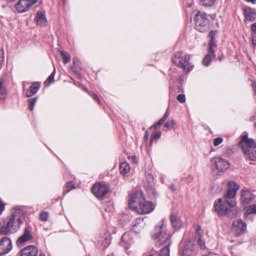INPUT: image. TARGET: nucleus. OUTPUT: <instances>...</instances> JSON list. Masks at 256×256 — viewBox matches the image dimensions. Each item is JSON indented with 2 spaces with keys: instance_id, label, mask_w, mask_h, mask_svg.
<instances>
[{
  "instance_id": "nucleus-20",
  "label": "nucleus",
  "mask_w": 256,
  "mask_h": 256,
  "mask_svg": "<svg viewBox=\"0 0 256 256\" xmlns=\"http://www.w3.org/2000/svg\"><path fill=\"white\" fill-rule=\"evenodd\" d=\"M11 226L8 222L6 224L2 226L0 228V234L2 235H8L16 232V230L12 229Z\"/></svg>"
},
{
  "instance_id": "nucleus-15",
  "label": "nucleus",
  "mask_w": 256,
  "mask_h": 256,
  "mask_svg": "<svg viewBox=\"0 0 256 256\" xmlns=\"http://www.w3.org/2000/svg\"><path fill=\"white\" fill-rule=\"evenodd\" d=\"M34 20L36 22L37 24L41 26H46L47 23V20L44 11H38L36 13V17L34 18Z\"/></svg>"
},
{
  "instance_id": "nucleus-42",
  "label": "nucleus",
  "mask_w": 256,
  "mask_h": 256,
  "mask_svg": "<svg viewBox=\"0 0 256 256\" xmlns=\"http://www.w3.org/2000/svg\"><path fill=\"white\" fill-rule=\"evenodd\" d=\"M5 207V204L2 202L0 200V215L2 213V212L4 210Z\"/></svg>"
},
{
  "instance_id": "nucleus-26",
  "label": "nucleus",
  "mask_w": 256,
  "mask_h": 256,
  "mask_svg": "<svg viewBox=\"0 0 256 256\" xmlns=\"http://www.w3.org/2000/svg\"><path fill=\"white\" fill-rule=\"evenodd\" d=\"M74 188H75L74 184L73 182H70L65 185L64 190L66 192H68Z\"/></svg>"
},
{
  "instance_id": "nucleus-28",
  "label": "nucleus",
  "mask_w": 256,
  "mask_h": 256,
  "mask_svg": "<svg viewBox=\"0 0 256 256\" xmlns=\"http://www.w3.org/2000/svg\"><path fill=\"white\" fill-rule=\"evenodd\" d=\"M246 213L248 214H256V204L250 206L246 209Z\"/></svg>"
},
{
  "instance_id": "nucleus-2",
  "label": "nucleus",
  "mask_w": 256,
  "mask_h": 256,
  "mask_svg": "<svg viewBox=\"0 0 256 256\" xmlns=\"http://www.w3.org/2000/svg\"><path fill=\"white\" fill-rule=\"evenodd\" d=\"M128 206L130 209L140 214H149L155 208L154 204L150 201L146 200L140 192L132 194Z\"/></svg>"
},
{
  "instance_id": "nucleus-54",
  "label": "nucleus",
  "mask_w": 256,
  "mask_h": 256,
  "mask_svg": "<svg viewBox=\"0 0 256 256\" xmlns=\"http://www.w3.org/2000/svg\"><path fill=\"white\" fill-rule=\"evenodd\" d=\"M196 230L197 233L199 234L200 231L201 230V228L200 227H198Z\"/></svg>"
},
{
  "instance_id": "nucleus-29",
  "label": "nucleus",
  "mask_w": 256,
  "mask_h": 256,
  "mask_svg": "<svg viewBox=\"0 0 256 256\" xmlns=\"http://www.w3.org/2000/svg\"><path fill=\"white\" fill-rule=\"evenodd\" d=\"M37 100H38V98L36 97H35V98H30L29 100H28L29 109L30 110V111H32L34 110L35 104Z\"/></svg>"
},
{
  "instance_id": "nucleus-6",
  "label": "nucleus",
  "mask_w": 256,
  "mask_h": 256,
  "mask_svg": "<svg viewBox=\"0 0 256 256\" xmlns=\"http://www.w3.org/2000/svg\"><path fill=\"white\" fill-rule=\"evenodd\" d=\"M192 14L195 15L194 21L196 29L201 32L208 31L209 29V20L206 17V14L196 10L193 11Z\"/></svg>"
},
{
  "instance_id": "nucleus-16",
  "label": "nucleus",
  "mask_w": 256,
  "mask_h": 256,
  "mask_svg": "<svg viewBox=\"0 0 256 256\" xmlns=\"http://www.w3.org/2000/svg\"><path fill=\"white\" fill-rule=\"evenodd\" d=\"M170 220L173 228L176 230L180 229L182 226V222L177 213H172Z\"/></svg>"
},
{
  "instance_id": "nucleus-8",
  "label": "nucleus",
  "mask_w": 256,
  "mask_h": 256,
  "mask_svg": "<svg viewBox=\"0 0 256 256\" xmlns=\"http://www.w3.org/2000/svg\"><path fill=\"white\" fill-rule=\"evenodd\" d=\"M212 168H215L218 170L223 172L230 168V162L220 157H215L211 160Z\"/></svg>"
},
{
  "instance_id": "nucleus-9",
  "label": "nucleus",
  "mask_w": 256,
  "mask_h": 256,
  "mask_svg": "<svg viewBox=\"0 0 256 256\" xmlns=\"http://www.w3.org/2000/svg\"><path fill=\"white\" fill-rule=\"evenodd\" d=\"M37 2L38 0H20L16 4L15 8L18 12H24L28 11Z\"/></svg>"
},
{
  "instance_id": "nucleus-30",
  "label": "nucleus",
  "mask_w": 256,
  "mask_h": 256,
  "mask_svg": "<svg viewBox=\"0 0 256 256\" xmlns=\"http://www.w3.org/2000/svg\"><path fill=\"white\" fill-rule=\"evenodd\" d=\"M6 94V90L3 86V84L2 81H0V98H4Z\"/></svg>"
},
{
  "instance_id": "nucleus-38",
  "label": "nucleus",
  "mask_w": 256,
  "mask_h": 256,
  "mask_svg": "<svg viewBox=\"0 0 256 256\" xmlns=\"http://www.w3.org/2000/svg\"><path fill=\"white\" fill-rule=\"evenodd\" d=\"M89 94L99 104H100V99L99 98L98 96L96 94H94V93H93L92 92H89Z\"/></svg>"
},
{
  "instance_id": "nucleus-25",
  "label": "nucleus",
  "mask_w": 256,
  "mask_h": 256,
  "mask_svg": "<svg viewBox=\"0 0 256 256\" xmlns=\"http://www.w3.org/2000/svg\"><path fill=\"white\" fill-rule=\"evenodd\" d=\"M143 218H142L140 217H139L137 218L134 222V224L132 227V230L134 231H135L136 232H138V230L136 229V228L138 226L139 224H140L142 223L143 222Z\"/></svg>"
},
{
  "instance_id": "nucleus-17",
  "label": "nucleus",
  "mask_w": 256,
  "mask_h": 256,
  "mask_svg": "<svg viewBox=\"0 0 256 256\" xmlns=\"http://www.w3.org/2000/svg\"><path fill=\"white\" fill-rule=\"evenodd\" d=\"M243 10L246 20L253 21L254 20L256 12L254 9L246 6L243 8Z\"/></svg>"
},
{
  "instance_id": "nucleus-35",
  "label": "nucleus",
  "mask_w": 256,
  "mask_h": 256,
  "mask_svg": "<svg viewBox=\"0 0 256 256\" xmlns=\"http://www.w3.org/2000/svg\"><path fill=\"white\" fill-rule=\"evenodd\" d=\"M48 214L47 212H42L40 214V219L42 221H46L48 218Z\"/></svg>"
},
{
  "instance_id": "nucleus-22",
  "label": "nucleus",
  "mask_w": 256,
  "mask_h": 256,
  "mask_svg": "<svg viewBox=\"0 0 256 256\" xmlns=\"http://www.w3.org/2000/svg\"><path fill=\"white\" fill-rule=\"evenodd\" d=\"M215 56L214 53L210 52L207 54L204 58L202 64L204 66H208L212 60V58Z\"/></svg>"
},
{
  "instance_id": "nucleus-36",
  "label": "nucleus",
  "mask_w": 256,
  "mask_h": 256,
  "mask_svg": "<svg viewBox=\"0 0 256 256\" xmlns=\"http://www.w3.org/2000/svg\"><path fill=\"white\" fill-rule=\"evenodd\" d=\"M223 141V139L222 138H217L214 140V146H216L220 144Z\"/></svg>"
},
{
  "instance_id": "nucleus-19",
  "label": "nucleus",
  "mask_w": 256,
  "mask_h": 256,
  "mask_svg": "<svg viewBox=\"0 0 256 256\" xmlns=\"http://www.w3.org/2000/svg\"><path fill=\"white\" fill-rule=\"evenodd\" d=\"M40 88V84L36 82L33 83L30 88L26 92L27 97H30L35 94Z\"/></svg>"
},
{
  "instance_id": "nucleus-21",
  "label": "nucleus",
  "mask_w": 256,
  "mask_h": 256,
  "mask_svg": "<svg viewBox=\"0 0 256 256\" xmlns=\"http://www.w3.org/2000/svg\"><path fill=\"white\" fill-rule=\"evenodd\" d=\"M120 173L124 175L128 173L130 170V166L126 162H123L120 165Z\"/></svg>"
},
{
  "instance_id": "nucleus-40",
  "label": "nucleus",
  "mask_w": 256,
  "mask_h": 256,
  "mask_svg": "<svg viewBox=\"0 0 256 256\" xmlns=\"http://www.w3.org/2000/svg\"><path fill=\"white\" fill-rule=\"evenodd\" d=\"M216 34V31L211 30L209 33V36L210 38V40H215V36Z\"/></svg>"
},
{
  "instance_id": "nucleus-10",
  "label": "nucleus",
  "mask_w": 256,
  "mask_h": 256,
  "mask_svg": "<svg viewBox=\"0 0 256 256\" xmlns=\"http://www.w3.org/2000/svg\"><path fill=\"white\" fill-rule=\"evenodd\" d=\"M108 191V186L102 183L94 184L92 188V192L98 198L104 196Z\"/></svg>"
},
{
  "instance_id": "nucleus-18",
  "label": "nucleus",
  "mask_w": 256,
  "mask_h": 256,
  "mask_svg": "<svg viewBox=\"0 0 256 256\" xmlns=\"http://www.w3.org/2000/svg\"><path fill=\"white\" fill-rule=\"evenodd\" d=\"M32 236L30 230L28 228H24L23 234L18 239V242L20 244L25 242L28 240H32Z\"/></svg>"
},
{
  "instance_id": "nucleus-14",
  "label": "nucleus",
  "mask_w": 256,
  "mask_h": 256,
  "mask_svg": "<svg viewBox=\"0 0 256 256\" xmlns=\"http://www.w3.org/2000/svg\"><path fill=\"white\" fill-rule=\"evenodd\" d=\"M255 198L250 191L248 190H242L241 192V202L244 204H248L251 202Z\"/></svg>"
},
{
  "instance_id": "nucleus-11",
  "label": "nucleus",
  "mask_w": 256,
  "mask_h": 256,
  "mask_svg": "<svg viewBox=\"0 0 256 256\" xmlns=\"http://www.w3.org/2000/svg\"><path fill=\"white\" fill-rule=\"evenodd\" d=\"M246 228V224L240 219H236L233 222L232 231L236 236L242 234Z\"/></svg>"
},
{
  "instance_id": "nucleus-47",
  "label": "nucleus",
  "mask_w": 256,
  "mask_h": 256,
  "mask_svg": "<svg viewBox=\"0 0 256 256\" xmlns=\"http://www.w3.org/2000/svg\"><path fill=\"white\" fill-rule=\"evenodd\" d=\"M128 234H124L122 235V242H121V244H122V243H123V241H124V240L128 236Z\"/></svg>"
},
{
  "instance_id": "nucleus-49",
  "label": "nucleus",
  "mask_w": 256,
  "mask_h": 256,
  "mask_svg": "<svg viewBox=\"0 0 256 256\" xmlns=\"http://www.w3.org/2000/svg\"><path fill=\"white\" fill-rule=\"evenodd\" d=\"M144 138L146 139V140H148V133L147 131H146L144 133Z\"/></svg>"
},
{
  "instance_id": "nucleus-50",
  "label": "nucleus",
  "mask_w": 256,
  "mask_h": 256,
  "mask_svg": "<svg viewBox=\"0 0 256 256\" xmlns=\"http://www.w3.org/2000/svg\"><path fill=\"white\" fill-rule=\"evenodd\" d=\"M252 86L256 94V82H253L252 84Z\"/></svg>"
},
{
  "instance_id": "nucleus-57",
  "label": "nucleus",
  "mask_w": 256,
  "mask_h": 256,
  "mask_svg": "<svg viewBox=\"0 0 256 256\" xmlns=\"http://www.w3.org/2000/svg\"><path fill=\"white\" fill-rule=\"evenodd\" d=\"M128 249V247H126H126H125V250H127Z\"/></svg>"
},
{
  "instance_id": "nucleus-4",
  "label": "nucleus",
  "mask_w": 256,
  "mask_h": 256,
  "mask_svg": "<svg viewBox=\"0 0 256 256\" xmlns=\"http://www.w3.org/2000/svg\"><path fill=\"white\" fill-rule=\"evenodd\" d=\"M238 146L241 148L247 160H256V142L248 138L246 134L241 136Z\"/></svg>"
},
{
  "instance_id": "nucleus-48",
  "label": "nucleus",
  "mask_w": 256,
  "mask_h": 256,
  "mask_svg": "<svg viewBox=\"0 0 256 256\" xmlns=\"http://www.w3.org/2000/svg\"><path fill=\"white\" fill-rule=\"evenodd\" d=\"M169 188L172 191H174L176 190V188H175V186L174 184H170L169 186Z\"/></svg>"
},
{
  "instance_id": "nucleus-27",
  "label": "nucleus",
  "mask_w": 256,
  "mask_h": 256,
  "mask_svg": "<svg viewBox=\"0 0 256 256\" xmlns=\"http://www.w3.org/2000/svg\"><path fill=\"white\" fill-rule=\"evenodd\" d=\"M55 74L56 70H54L50 75L48 76L45 82L46 85L49 86L54 82Z\"/></svg>"
},
{
  "instance_id": "nucleus-56",
  "label": "nucleus",
  "mask_w": 256,
  "mask_h": 256,
  "mask_svg": "<svg viewBox=\"0 0 256 256\" xmlns=\"http://www.w3.org/2000/svg\"><path fill=\"white\" fill-rule=\"evenodd\" d=\"M200 246H201V248H204V246H203L200 245Z\"/></svg>"
},
{
  "instance_id": "nucleus-45",
  "label": "nucleus",
  "mask_w": 256,
  "mask_h": 256,
  "mask_svg": "<svg viewBox=\"0 0 256 256\" xmlns=\"http://www.w3.org/2000/svg\"><path fill=\"white\" fill-rule=\"evenodd\" d=\"M147 178L150 183H152L153 182L154 178L152 174H148L147 176Z\"/></svg>"
},
{
  "instance_id": "nucleus-13",
  "label": "nucleus",
  "mask_w": 256,
  "mask_h": 256,
  "mask_svg": "<svg viewBox=\"0 0 256 256\" xmlns=\"http://www.w3.org/2000/svg\"><path fill=\"white\" fill-rule=\"evenodd\" d=\"M20 254V256H38V250L34 246H29L23 248ZM38 256H45V254L40 253Z\"/></svg>"
},
{
  "instance_id": "nucleus-33",
  "label": "nucleus",
  "mask_w": 256,
  "mask_h": 256,
  "mask_svg": "<svg viewBox=\"0 0 256 256\" xmlns=\"http://www.w3.org/2000/svg\"><path fill=\"white\" fill-rule=\"evenodd\" d=\"M174 125L175 122L172 120L170 121L166 122L164 124V127L168 129H171L174 127Z\"/></svg>"
},
{
  "instance_id": "nucleus-43",
  "label": "nucleus",
  "mask_w": 256,
  "mask_h": 256,
  "mask_svg": "<svg viewBox=\"0 0 256 256\" xmlns=\"http://www.w3.org/2000/svg\"><path fill=\"white\" fill-rule=\"evenodd\" d=\"M162 123H160V121L159 120L157 123L154 124L151 128H154L155 130L160 128V126L162 124Z\"/></svg>"
},
{
  "instance_id": "nucleus-55",
  "label": "nucleus",
  "mask_w": 256,
  "mask_h": 256,
  "mask_svg": "<svg viewBox=\"0 0 256 256\" xmlns=\"http://www.w3.org/2000/svg\"><path fill=\"white\" fill-rule=\"evenodd\" d=\"M192 5H193V2H191L188 4V6L192 7Z\"/></svg>"
},
{
  "instance_id": "nucleus-52",
  "label": "nucleus",
  "mask_w": 256,
  "mask_h": 256,
  "mask_svg": "<svg viewBox=\"0 0 256 256\" xmlns=\"http://www.w3.org/2000/svg\"><path fill=\"white\" fill-rule=\"evenodd\" d=\"M248 2H250L252 4H254L256 3V0H246Z\"/></svg>"
},
{
  "instance_id": "nucleus-24",
  "label": "nucleus",
  "mask_w": 256,
  "mask_h": 256,
  "mask_svg": "<svg viewBox=\"0 0 256 256\" xmlns=\"http://www.w3.org/2000/svg\"><path fill=\"white\" fill-rule=\"evenodd\" d=\"M60 56L64 59V62L67 64L70 61V55L64 51H60Z\"/></svg>"
},
{
  "instance_id": "nucleus-58",
  "label": "nucleus",
  "mask_w": 256,
  "mask_h": 256,
  "mask_svg": "<svg viewBox=\"0 0 256 256\" xmlns=\"http://www.w3.org/2000/svg\"><path fill=\"white\" fill-rule=\"evenodd\" d=\"M85 90L88 92V90L86 89V88H85Z\"/></svg>"
},
{
  "instance_id": "nucleus-23",
  "label": "nucleus",
  "mask_w": 256,
  "mask_h": 256,
  "mask_svg": "<svg viewBox=\"0 0 256 256\" xmlns=\"http://www.w3.org/2000/svg\"><path fill=\"white\" fill-rule=\"evenodd\" d=\"M216 0H200V4L204 6L210 7L213 6Z\"/></svg>"
},
{
  "instance_id": "nucleus-34",
  "label": "nucleus",
  "mask_w": 256,
  "mask_h": 256,
  "mask_svg": "<svg viewBox=\"0 0 256 256\" xmlns=\"http://www.w3.org/2000/svg\"><path fill=\"white\" fill-rule=\"evenodd\" d=\"M160 136H161V132L160 131L156 132L154 134L152 135V136L150 138V142L152 143V141L154 140H158L160 138Z\"/></svg>"
},
{
  "instance_id": "nucleus-5",
  "label": "nucleus",
  "mask_w": 256,
  "mask_h": 256,
  "mask_svg": "<svg viewBox=\"0 0 256 256\" xmlns=\"http://www.w3.org/2000/svg\"><path fill=\"white\" fill-rule=\"evenodd\" d=\"M190 56L182 52H178L172 58V62L186 72H189L193 68L190 62Z\"/></svg>"
},
{
  "instance_id": "nucleus-3",
  "label": "nucleus",
  "mask_w": 256,
  "mask_h": 256,
  "mask_svg": "<svg viewBox=\"0 0 256 256\" xmlns=\"http://www.w3.org/2000/svg\"><path fill=\"white\" fill-rule=\"evenodd\" d=\"M155 232V234L152 235L153 238L158 240V244L164 246V247L161 250L159 256H170L171 235L166 232V229L162 224L158 227L156 226Z\"/></svg>"
},
{
  "instance_id": "nucleus-12",
  "label": "nucleus",
  "mask_w": 256,
  "mask_h": 256,
  "mask_svg": "<svg viewBox=\"0 0 256 256\" xmlns=\"http://www.w3.org/2000/svg\"><path fill=\"white\" fill-rule=\"evenodd\" d=\"M12 248V244L9 238L4 237L0 240V256L8 254Z\"/></svg>"
},
{
  "instance_id": "nucleus-46",
  "label": "nucleus",
  "mask_w": 256,
  "mask_h": 256,
  "mask_svg": "<svg viewBox=\"0 0 256 256\" xmlns=\"http://www.w3.org/2000/svg\"><path fill=\"white\" fill-rule=\"evenodd\" d=\"M167 118L168 117L164 115L163 117L160 120V123L163 124Z\"/></svg>"
},
{
  "instance_id": "nucleus-32",
  "label": "nucleus",
  "mask_w": 256,
  "mask_h": 256,
  "mask_svg": "<svg viewBox=\"0 0 256 256\" xmlns=\"http://www.w3.org/2000/svg\"><path fill=\"white\" fill-rule=\"evenodd\" d=\"M182 254L184 256H190L192 254V250L190 249L189 246L186 245L182 250Z\"/></svg>"
},
{
  "instance_id": "nucleus-37",
  "label": "nucleus",
  "mask_w": 256,
  "mask_h": 256,
  "mask_svg": "<svg viewBox=\"0 0 256 256\" xmlns=\"http://www.w3.org/2000/svg\"><path fill=\"white\" fill-rule=\"evenodd\" d=\"M177 100L180 103H184L186 101V97L184 94H180L177 96Z\"/></svg>"
},
{
  "instance_id": "nucleus-39",
  "label": "nucleus",
  "mask_w": 256,
  "mask_h": 256,
  "mask_svg": "<svg viewBox=\"0 0 256 256\" xmlns=\"http://www.w3.org/2000/svg\"><path fill=\"white\" fill-rule=\"evenodd\" d=\"M110 244V240L109 238H106L102 242V244L104 247L108 246Z\"/></svg>"
},
{
  "instance_id": "nucleus-31",
  "label": "nucleus",
  "mask_w": 256,
  "mask_h": 256,
  "mask_svg": "<svg viewBox=\"0 0 256 256\" xmlns=\"http://www.w3.org/2000/svg\"><path fill=\"white\" fill-rule=\"evenodd\" d=\"M216 46V41L215 40H210L209 42V52L214 53V48Z\"/></svg>"
},
{
  "instance_id": "nucleus-41",
  "label": "nucleus",
  "mask_w": 256,
  "mask_h": 256,
  "mask_svg": "<svg viewBox=\"0 0 256 256\" xmlns=\"http://www.w3.org/2000/svg\"><path fill=\"white\" fill-rule=\"evenodd\" d=\"M251 40L252 46L254 48L256 47V34L252 36Z\"/></svg>"
},
{
  "instance_id": "nucleus-1",
  "label": "nucleus",
  "mask_w": 256,
  "mask_h": 256,
  "mask_svg": "<svg viewBox=\"0 0 256 256\" xmlns=\"http://www.w3.org/2000/svg\"><path fill=\"white\" fill-rule=\"evenodd\" d=\"M239 189V186L235 182L228 183V188L223 198H219L214 202L215 210L219 216H228L233 218L237 213L235 196Z\"/></svg>"
},
{
  "instance_id": "nucleus-53",
  "label": "nucleus",
  "mask_w": 256,
  "mask_h": 256,
  "mask_svg": "<svg viewBox=\"0 0 256 256\" xmlns=\"http://www.w3.org/2000/svg\"><path fill=\"white\" fill-rule=\"evenodd\" d=\"M169 114H170L169 112H168V110H167L166 111V112L164 116H166L168 118Z\"/></svg>"
},
{
  "instance_id": "nucleus-7",
  "label": "nucleus",
  "mask_w": 256,
  "mask_h": 256,
  "mask_svg": "<svg viewBox=\"0 0 256 256\" xmlns=\"http://www.w3.org/2000/svg\"><path fill=\"white\" fill-rule=\"evenodd\" d=\"M24 220V212L19 208H14L11 211V214L8 222L12 230L16 231L20 228V226L23 224Z\"/></svg>"
},
{
  "instance_id": "nucleus-51",
  "label": "nucleus",
  "mask_w": 256,
  "mask_h": 256,
  "mask_svg": "<svg viewBox=\"0 0 256 256\" xmlns=\"http://www.w3.org/2000/svg\"><path fill=\"white\" fill-rule=\"evenodd\" d=\"M132 158L134 162H137L136 158V156H133Z\"/></svg>"
},
{
  "instance_id": "nucleus-44",
  "label": "nucleus",
  "mask_w": 256,
  "mask_h": 256,
  "mask_svg": "<svg viewBox=\"0 0 256 256\" xmlns=\"http://www.w3.org/2000/svg\"><path fill=\"white\" fill-rule=\"evenodd\" d=\"M148 192L149 193L151 192H152V194L154 196H155L157 195V192H156V190L154 189L153 188H150V189L148 190Z\"/></svg>"
}]
</instances>
